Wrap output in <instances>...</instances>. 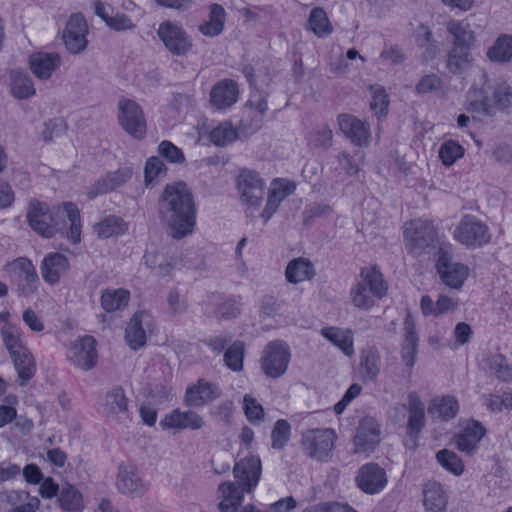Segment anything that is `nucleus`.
I'll return each instance as SVG.
<instances>
[{
  "label": "nucleus",
  "mask_w": 512,
  "mask_h": 512,
  "mask_svg": "<svg viewBox=\"0 0 512 512\" xmlns=\"http://www.w3.org/2000/svg\"><path fill=\"white\" fill-rule=\"evenodd\" d=\"M199 142H212L217 146H226L238 137L237 131L229 124L222 123L210 129L206 122L198 125Z\"/></svg>",
  "instance_id": "27"
},
{
  "label": "nucleus",
  "mask_w": 512,
  "mask_h": 512,
  "mask_svg": "<svg viewBox=\"0 0 512 512\" xmlns=\"http://www.w3.org/2000/svg\"><path fill=\"white\" fill-rule=\"evenodd\" d=\"M337 434L332 428H310L301 434L300 445L303 453L310 459L326 461L335 448Z\"/></svg>",
  "instance_id": "6"
},
{
  "label": "nucleus",
  "mask_w": 512,
  "mask_h": 512,
  "mask_svg": "<svg viewBox=\"0 0 512 512\" xmlns=\"http://www.w3.org/2000/svg\"><path fill=\"white\" fill-rule=\"evenodd\" d=\"M484 368L501 381L512 380V365L499 353L489 354L483 360Z\"/></svg>",
  "instance_id": "41"
},
{
  "label": "nucleus",
  "mask_w": 512,
  "mask_h": 512,
  "mask_svg": "<svg viewBox=\"0 0 512 512\" xmlns=\"http://www.w3.org/2000/svg\"><path fill=\"white\" fill-rule=\"evenodd\" d=\"M10 89L12 95L17 99H28L36 93L30 77L19 71L12 72Z\"/></svg>",
  "instance_id": "48"
},
{
  "label": "nucleus",
  "mask_w": 512,
  "mask_h": 512,
  "mask_svg": "<svg viewBox=\"0 0 512 512\" xmlns=\"http://www.w3.org/2000/svg\"><path fill=\"white\" fill-rule=\"evenodd\" d=\"M453 239L467 249H477L490 243L491 233L485 222L466 214L455 226Z\"/></svg>",
  "instance_id": "7"
},
{
  "label": "nucleus",
  "mask_w": 512,
  "mask_h": 512,
  "mask_svg": "<svg viewBox=\"0 0 512 512\" xmlns=\"http://www.w3.org/2000/svg\"><path fill=\"white\" fill-rule=\"evenodd\" d=\"M404 244L407 252L414 257L429 254L438 244L435 225L425 219H415L404 225Z\"/></svg>",
  "instance_id": "4"
},
{
  "label": "nucleus",
  "mask_w": 512,
  "mask_h": 512,
  "mask_svg": "<svg viewBox=\"0 0 512 512\" xmlns=\"http://www.w3.org/2000/svg\"><path fill=\"white\" fill-rule=\"evenodd\" d=\"M358 283L368 288L370 293L378 299H382L387 294V283L383 278V274L376 266L362 267Z\"/></svg>",
  "instance_id": "32"
},
{
  "label": "nucleus",
  "mask_w": 512,
  "mask_h": 512,
  "mask_svg": "<svg viewBox=\"0 0 512 512\" xmlns=\"http://www.w3.org/2000/svg\"><path fill=\"white\" fill-rule=\"evenodd\" d=\"M66 129L67 125L63 119H51L44 123L42 130L39 133V137L44 143H49L55 138L62 136Z\"/></svg>",
  "instance_id": "57"
},
{
  "label": "nucleus",
  "mask_w": 512,
  "mask_h": 512,
  "mask_svg": "<svg viewBox=\"0 0 512 512\" xmlns=\"http://www.w3.org/2000/svg\"><path fill=\"white\" fill-rule=\"evenodd\" d=\"M493 159L505 166H512V144L501 142L496 144L492 149Z\"/></svg>",
  "instance_id": "62"
},
{
  "label": "nucleus",
  "mask_w": 512,
  "mask_h": 512,
  "mask_svg": "<svg viewBox=\"0 0 512 512\" xmlns=\"http://www.w3.org/2000/svg\"><path fill=\"white\" fill-rule=\"evenodd\" d=\"M490 61L506 63L512 59V36L503 34L499 36L487 51Z\"/></svg>",
  "instance_id": "45"
},
{
  "label": "nucleus",
  "mask_w": 512,
  "mask_h": 512,
  "mask_svg": "<svg viewBox=\"0 0 512 512\" xmlns=\"http://www.w3.org/2000/svg\"><path fill=\"white\" fill-rule=\"evenodd\" d=\"M486 434L484 426L476 420H467L453 438L454 446L461 452L472 455Z\"/></svg>",
  "instance_id": "19"
},
{
  "label": "nucleus",
  "mask_w": 512,
  "mask_h": 512,
  "mask_svg": "<svg viewBox=\"0 0 512 512\" xmlns=\"http://www.w3.org/2000/svg\"><path fill=\"white\" fill-rule=\"evenodd\" d=\"M447 30L453 36L452 47L470 48L475 41V33L465 21L450 20Z\"/></svg>",
  "instance_id": "39"
},
{
  "label": "nucleus",
  "mask_w": 512,
  "mask_h": 512,
  "mask_svg": "<svg viewBox=\"0 0 512 512\" xmlns=\"http://www.w3.org/2000/svg\"><path fill=\"white\" fill-rule=\"evenodd\" d=\"M239 90L235 81L224 79L214 85L210 92V104L218 110L234 105L238 99Z\"/></svg>",
  "instance_id": "29"
},
{
  "label": "nucleus",
  "mask_w": 512,
  "mask_h": 512,
  "mask_svg": "<svg viewBox=\"0 0 512 512\" xmlns=\"http://www.w3.org/2000/svg\"><path fill=\"white\" fill-rule=\"evenodd\" d=\"M144 265L157 276L164 277L170 274L176 266V259L158 252H146L143 258Z\"/></svg>",
  "instance_id": "40"
},
{
  "label": "nucleus",
  "mask_w": 512,
  "mask_h": 512,
  "mask_svg": "<svg viewBox=\"0 0 512 512\" xmlns=\"http://www.w3.org/2000/svg\"><path fill=\"white\" fill-rule=\"evenodd\" d=\"M233 473L237 483L250 494L259 483L262 473L261 461L256 456L245 457L235 464Z\"/></svg>",
  "instance_id": "17"
},
{
  "label": "nucleus",
  "mask_w": 512,
  "mask_h": 512,
  "mask_svg": "<svg viewBox=\"0 0 512 512\" xmlns=\"http://www.w3.org/2000/svg\"><path fill=\"white\" fill-rule=\"evenodd\" d=\"M290 438V425L285 420H278L272 431V445L274 448L284 447Z\"/></svg>",
  "instance_id": "60"
},
{
  "label": "nucleus",
  "mask_w": 512,
  "mask_h": 512,
  "mask_svg": "<svg viewBox=\"0 0 512 512\" xmlns=\"http://www.w3.org/2000/svg\"><path fill=\"white\" fill-rule=\"evenodd\" d=\"M444 83L436 74L424 75L415 86L418 94H428L443 89Z\"/></svg>",
  "instance_id": "59"
},
{
  "label": "nucleus",
  "mask_w": 512,
  "mask_h": 512,
  "mask_svg": "<svg viewBox=\"0 0 512 512\" xmlns=\"http://www.w3.org/2000/svg\"><path fill=\"white\" fill-rule=\"evenodd\" d=\"M315 276L314 264L305 257H297L288 262L285 278L290 284L311 281Z\"/></svg>",
  "instance_id": "31"
},
{
  "label": "nucleus",
  "mask_w": 512,
  "mask_h": 512,
  "mask_svg": "<svg viewBox=\"0 0 512 512\" xmlns=\"http://www.w3.org/2000/svg\"><path fill=\"white\" fill-rule=\"evenodd\" d=\"M338 126L341 132L356 146H367L371 136L369 125L349 114L338 116Z\"/></svg>",
  "instance_id": "21"
},
{
  "label": "nucleus",
  "mask_w": 512,
  "mask_h": 512,
  "mask_svg": "<svg viewBox=\"0 0 512 512\" xmlns=\"http://www.w3.org/2000/svg\"><path fill=\"white\" fill-rule=\"evenodd\" d=\"M157 151L163 158L172 164H182L185 161V156L181 149L170 141L164 140L160 142Z\"/></svg>",
  "instance_id": "58"
},
{
  "label": "nucleus",
  "mask_w": 512,
  "mask_h": 512,
  "mask_svg": "<svg viewBox=\"0 0 512 512\" xmlns=\"http://www.w3.org/2000/svg\"><path fill=\"white\" fill-rule=\"evenodd\" d=\"M157 35L173 54L181 55L187 52L189 47L187 35L179 25L164 21L159 25Z\"/></svg>",
  "instance_id": "22"
},
{
  "label": "nucleus",
  "mask_w": 512,
  "mask_h": 512,
  "mask_svg": "<svg viewBox=\"0 0 512 512\" xmlns=\"http://www.w3.org/2000/svg\"><path fill=\"white\" fill-rule=\"evenodd\" d=\"M487 407L494 412L512 409V392H506L502 395H488L486 397Z\"/></svg>",
  "instance_id": "61"
},
{
  "label": "nucleus",
  "mask_w": 512,
  "mask_h": 512,
  "mask_svg": "<svg viewBox=\"0 0 512 512\" xmlns=\"http://www.w3.org/2000/svg\"><path fill=\"white\" fill-rule=\"evenodd\" d=\"M375 296L369 289L358 282L351 288L349 299L352 305L362 311H368L375 306Z\"/></svg>",
  "instance_id": "51"
},
{
  "label": "nucleus",
  "mask_w": 512,
  "mask_h": 512,
  "mask_svg": "<svg viewBox=\"0 0 512 512\" xmlns=\"http://www.w3.org/2000/svg\"><path fill=\"white\" fill-rule=\"evenodd\" d=\"M459 412V403L454 396L446 395L435 397L428 406V413L435 418L449 420Z\"/></svg>",
  "instance_id": "34"
},
{
  "label": "nucleus",
  "mask_w": 512,
  "mask_h": 512,
  "mask_svg": "<svg viewBox=\"0 0 512 512\" xmlns=\"http://www.w3.org/2000/svg\"><path fill=\"white\" fill-rule=\"evenodd\" d=\"M470 48L452 47L446 61L447 69L454 74L467 70L473 62Z\"/></svg>",
  "instance_id": "46"
},
{
  "label": "nucleus",
  "mask_w": 512,
  "mask_h": 512,
  "mask_svg": "<svg viewBox=\"0 0 512 512\" xmlns=\"http://www.w3.org/2000/svg\"><path fill=\"white\" fill-rule=\"evenodd\" d=\"M167 167L164 162L157 156H151L146 160L144 167V183L149 186L159 177L165 176Z\"/></svg>",
  "instance_id": "56"
},
{
  "label": "nucleus",
  "mask_w": 512,
  "mask_h": 512,
  "mask_svg": "<svg viewBox=\"0 0 512 512\" xmlns=\"http://www.w3.org/2000/svg\"><path fill=\"white\" fill-rule=\"evenodd\" d=\"M512 108V87L504 79L490 78L482 73L479 84H474L469 91L467 110L486 116L497 112H508Z\"/></svg>",
  "instance_id": "3"
},
{
  "label": "nucleus",
  "mask_w": 512,
  "mask_h": 512,
  "mask_svg": "<svg viewBox=\"0 0 512 512\" xmlns=\"http://www.w3.org/2000/svg\"><path fill=\"white\" fill-rule=\"evenodd\" d=\"M464 154V147L454 140L443 142L438 151L439 159L442 164L447 167L452 166L457 160L461 159Z\"/></svg>",
  "instance_id": "53"
},
{
  "label": "nucleus",
  "mask_w": 512,
  "mask_h": 512,
  "mask_svg": "<svg viewBox=\"0 0 512 512\" xmlns=\"http://www.w3.org/2000/svg\"><path fill=\"white\" fill-rule=\"evenodd\" d=\"M130 299L129 291L125 289L106 290L101 295V305L107 312H115L127 306Z\"/></svg>",
  "instance_id": "49"
},
{
  "label": "nucleus",
  "mask_w": 512,
  "mask_h": 512,
  "mask_svg": "<svg viewBox=\"0 0 512 512\" xmlns=\"http://www.w3.org/2000/svg\"><path fill=\"white\" fill-rule=\"evenodd\" d=\"M18 373L20 385H25L35 374V360L28 349L11 356Z\"/></svg>",
  "instance_id": "47"
},
{
  "label": "nucleus",
  "mask_w": 512,
  "mask_h": 512,
  "mask_svg": "<svg viewBox=\"0 0 512 512\" xmlns=\"http://www.w3.org/2000/svg\"><path fill=\"white\" fill-rule=\"evenodd\" d=\"M245 345L236 341L226 350L224 354L225 365L234 372H240L244 367Z\"/></svg>",
  "instance_id": "54"
},
{
  "label": "nucleus",
  "mask_w": 512,
  "mask_h": 512,
  "mask_svg": "<svg viewBox=\"0 0 512 512\" xmlns=\"http://www.w3.org/2000/svg\"><path fill=\"white\" fill-rule=\"evenodd\" d=\"M60 65L57 53L37 52L29 57V67L32 73L41 80L49 79Z\"/></svg>",
  "instance_id": "30"
},
{
  "label": "nucleus",
  "mask_w": 512,
  "mask_h": 512,
  "mask_svg": "<svg viewBox=\"0 0 512 512\" xmlns=\"http://www.w3.org/2000/svg\"><path fill=\"white\" fill-rule=\"evenodd\" d=\"M133 176V167L130 165L121 166L101 176L89 192L90 198L98 194H105L116 190L126 184Z\"/></svg>",
  "instance_id": "23"
},
{
  "label": "nucleus",
  "mask_w": 512,
  "mask_h": 512,
  "mask_svg": "<svg viewBox=\"0 0 512 512\" xmlns=\"http://www.w3.org/2000/svg\"><path fill=\"white\" fill-rule=\"evenodd\" d=\"M69 269V259L59 252H50L45 255L40 265L42 278L49 285L58 284Z\"/></svg>",
  "instance_id": "24"
},
{
  "label": "nucleus",
  "mask_w": 512,
  "mask_h": 512,
  "mask_svg": "<svg viewBox=\"0 0 512 512\" xmlns=\"http://www.w3.org/2000/svg\"><path fill=\"white\" fill-rule=\"evenodd\" d=\"M6 272L18 284L23 294H28L35 289L38 275L32 261L28 258L21 257L8 263Z\"/></svg>",
  "instance_id": "15"
},
{
  "label": "nucleus",
  "mask_w": 512,
  "mask_h": 512,
  "mask_svg": "<svg viewBox=\"0 0 512 512\" xmlns=\"http://www.w3.org/2000/svg\"><path fill=\"white\" fill-rule=\"evenodd\" d=\"M307 30L319 38L326 37L333 32V24L323 8L314 7L310 11L307 20Z\"/></svg>",
  "instance_id": "38"
},
{
  "label": "nucleus",
  "mask_w": 512,
  "mask_h": 512,
  "mask_svg": "<svg viewBox=\"0 0 512 512\" xmlns=\"http://www.w3.org/2000/svg\"><path fill=\"white\" fill-rule=\"evenodd\" d=\"M291 357V349L285 341H270L262 351L260 368L268 378H280L288 371Z\"/></svg>",
  "instance_id": "8"
},
{
  "label": "nucleus",
  "mask_w": 512,
  "mask_h": 512,
  "mask_svg": "<svg viewBox=\"0 0 512 512\" xmlns=\"http://www.w3.org/2000/svg\"><path fill=\"white\" fill-rule=\"evenodd\" d=\"M226 13L224 8L219 4L210 6L209 20L199 26V30L209 37L221 34L224 30Z\"/></svg>",
  "instance_id": "43"
},
{
  "label": "nucleus",
  "mask_w": 512,
  "mask_h": 512,
  "mask_svg": "<svg viewBox=\"0 0 512 512\" xmlns=\"http://www.w3.org/2000/svg\"><path fill=\"white\" fill-rule=\"evenodd\" d=\"M404 325L405 339L401 350V356L406 367L411 369L416 360L418 336L415 332L414 321L410 316L405 319Z\"/></svg>",
  "instance_id": "37"
},
{
  "label": "nucleus",
  "mask_w": 512,
  "mask_h": 512,
  "mask_svg": "<svg viewBox=\"0 0 512 512\" xmlns=\"http://www.w3.org/2000/svg\"><path fill=\"white\" fill-rule=\"evenodd\" d=\"M118 122L132 137L142 139L146 135L147 124L144 111L134 100L121 98L118 102Z\"/></svg>",
  "instance_id": "10"
},
{
  "label": "nucleus",
  "mask_w": 512,
  "mask_h": 512,
  "mask_svg": "<svg viewBox=\"0 0 512 512\" xmlns=\"http://www.w3.org/2000/svg\"><path fill=\"white\" fill-rule=\"evenodd\" d=\"M296 190L294 182L287 179H274L267 191L266 202L259 212V219L267 223L278 211L280 204Z\"/></svg>",
  "instance_id": "13"
},
{
  "label": "nucleus",
  "mask_w": 512,
  "mask_h": 512,
  "mask_svg": "<svg viewBox=\"0 0 512 512\" xmlns=\"http://www.w3.org/2000/svg\"><path fill=\"white\" fill-rule=\"evenodd\" d=\"M436 460L442 468L455 476H460L464 472V462L455 452L451 450H439L436 453Z\"/></svg>",
  "instance_id": "52"
},
{
  "label": "nucleus",
  "mask_w": 512,
  "mask_h": 512,
  "mask_svg": "<svg viewBox=\"0 0 512 512\" xmlns=\"http://www.w3.org/2000/svg\"><path fill=\"white\" fill-rule=\"evenodd\" d=\"M92 229L98 238L108 239L111 237H118L126 233L128 225L120 217L107 216L96 222Z\"/></svg>",
  "instance_id": "35"
},
{
  "label": "nucleus",
  "mask_w": 512,
  "mask_h": 512,
  "mask_svg": "<svg viewBox=\"0 0 512 512\" xmlns=\"http://www.w3.org/2000/svg\"><path fill=\"white\" fill-rule=\"evenodd\" d=\"M245 414L250 422L260 421L264 416L263 407L251 395H245L243 398Z\"/></svg>",
  "instance_id": "63"
},
{
  "label": "nucleus",
  "mask_w": 512,
  "mask_h": 512,
  "mask_svg": "<svg viewBox=\"0 0 512 512\" xmlns=\"http://www.w3.org/2000/svg\"><path fill=\"white\" fill-rule=\"evenodd\" d=\"M437 274L442 284L460 291L471 274L468 265L455 261L447 253H440L435 263Z\"/></svg>",
  "instance_id": "9"
},
{
  "label": "nucleus",
  "mask_w": 512,
  "mask_h": 512,
  "mask_svg": "<svg viewBox=\"0 0 512 512\" xmlns=\"http://www.w3.org/2000/svg\"><path fill=\"white\" fill-rule=\"evenodd\" d=\"M221 396L222 390L215 382L201 378L194 385V407L209 405Z\"/></svg>",
  "instance_id": "36"
},
{
  "label": "nucleus",
  "mask_w": 512,
  "mask_h": 512,
  "mask_svg": "<svg viewBox=\"0 0 512 512\" xmlns=\"http://www.w3.org/2000/svg\"><path fill=\"white\" fill-rule=\"evenodd\" d=\"M88 31V24L82 14L74 13L69 17L62 32V39L70 53L78 54L85 50L88 44Z\"/></svg>",
  "instance_id": "12"
},
{
  "label": "nucleus",
  "mask_w": 512,
  "mask_h": 512,
  "mask_svg": "<svg viewBox=\"0 0 512 512\" xmlns=\"http://www.w3.org/2000/svg\"><path fill=\"white\" fill-rule=\"evenodd\" d=\"M192 197L189 187L182 181L167 184L159 198V215L175 239L191 231Z\"/></svg>",
  "instance_id": "2"
},
{
  "label": "nucleus",
  "mask_w": 512,
  "mask_h": 512,
  "mask_svg": "<svg viewBox=\"0 0 512 512\" xmlns=\"http://www.w3.org/2000/svg\"><path fill=\"white\" fill-rule=\"evenodd\" d=\"M3 343L11 356L26 350L22 330L15 325L7 323L1 329Z\"/></svg>",
  "instance_id": "44"
},
{
  "label": "nucleus",
  "mask_w": 512,
  "mask_h": 512,
  "mask_svg": "<svg viewBox=\"0 0 512 512\" xmlns=\"http://www.w3.org/2000/svg\"><path fill=\"white\" fill-rule=\"evenodd\" d=\"M355 480L358 488L369 495L381 492L388 482L385 470L374 463L363 465Z\"/></svg>",
  "instance_id": "18"
},
{
  "label": "nucleus",
  "mask_w": 512,
  "mask_h": 512,
  "mask_svg": "<svg viewBox=\"0 0 512 512\" xmlns=\"http://www.w3.org/2000/svg\"><path fill=\"white\" fill-rule=\"evenodd\" d=\"M321 334L345 355L350 357L354 354L353 335L350 330L329 327L322 329Z\"/></svg>",
  "instance_id": "42"
},
{
  "label": "nucleus",
  "mask_w": 512,
  "mask_h": 512,
  "mask_svg": "<svg viewBox=\"0 0 512 512\" xmlns=\"http://www.w3.org/2000/svg\"><path fill=\"white\" fill-rule=\"evenodd\" d=\"M27 219L30 227L42 237L51 238L61 233L72 244H78L81 241L80 210L72 202H64L50 208L46 203L32 201Z\"/></svg>",
  "instance_id": "1"
},
{
  "label": "nucleus",
  "mask_w": 512,
  "mask_h": 512,
  "mask_svg": "<svg viewBox=\"0 0 512 512\" xmlns=\"http://www.w3.org/2000/svg\"><path fill=\"white\" fill-rule=\"evenodd\" d=\"M371 109L375 114H384L388 108L389 100L385 90L381 87H372Z\"/></svg>",
  "instance_id": "64"
},
{
  "label": "nucleus",
  "mask_w": 512,
  "mask_h": 512,
  "mask_svg": "<svg viewBox=\"0 0 512 512\" xmlns=\"http://www.w3.org/2000/svg\"><path fill=\"white\" fill-rule=\"evenodd\" d=\"M381 430L378 422L371 417L363 418L354 436V454L368 455L381 441Z\"/></svg>",
  "instance_id": "14"
},
{
  "label": "nucleus",
  "mask_w": 512,
  "mask_h": 512,
  "mask_svg": "<svg viewBox=\"0 0 512 512\" xmlns=\"http://www.w3.org/2000/svg\"><path fill=\"white\" fill-rule=\"evenodd\" d=\"M361 369L365 379L374 381L380 372V354L375 348L362 351Z\"/></svg>",
  "instance_id": "50"
},
{
  "label": "nucleus",
  "mask_w": 512,
  "mask_h": 512,
  "mask_svg": "<svg viewBox=\"0 0 512 512\" xmlns=\"http://www.w3.org/2000/svg\"><path fill=\"white\" fill-rule=\"evenodd\" d=\"M237 189L246 213L252 217L259 214L267 194L266 181L255 171L244 169L237 177Z\"/></svg>",
  "instance_id": "5"
},
{
  "label": "nucleus",
  "mask_w": 512,
  "mask_h": 512,
  "mask_svg": "<svg viewBox=\"0 0 512 512\" xmlns=\"http://www.w3.org/2000/svg\"><path fill=\"white\" fill-rule=\"evenodd\" d=\"M57 503L64 512H83L86 508L83 493L70 483L61 487Z\"/></svg>",
  "instance_id": "33"
},
{
  "label": "nucleus",
  "mask_w": 512,
  "mask_h": 512,
  "mask_svg": "<svg viewBox=\"0 0 512 512\" xmlns=\"http://www.w3.org/2000/svg\"><path fill=\"white\" fill-rule=\"evenodd\" d=\"M95 345V340L90 336L76 340L69 348V360L82 370L92 369L98 358Z\"/></svg>",
  "instance_id": "20"
},
{
  "label": "nucleus",
  "mask_w": 512,
  "mask_h": 512,
  "mask_svg": "<svg viewBox=\"0 0 512 512\" xmlns=\"http://www.w3.org/2000/svg\"><path fill=\"white\" fill-rule=\"evenodd\" d=\"M407 410L409 411V418L407 423V430L410 435L418 434L425 424V411L424 404L416 393H410L408 397V408L403 405L394 407L395 414L393 418L396 421H402L405 418Z\"/></svg>",
  "instance_id": "16"
},
{
  "label": "nucleus",
  "mask_w": 512,
  "mask_h": 512,
  "mask_svg": "<svg viewBox=\"0 0 512 512\" xmlns=\"http://www.w3.org/2000/svg\"><path fill=\"white\" fill-rule=\"evenodd\" d=\"M189 423L190 414L175 409L160 421V426L163 430L176 433L188 427Z\"/></svg>",
  "instance_id": "55"
},
{
  "label": "nucleus",
  "mask_w": 512,
  "mask_h": 512,
  "mask_svg": "<svg viewBox=\"0 0 512 512\" xmlns=\"http://www.w3.org/2000/svg\"><path fill=\"white\" fill-rule=\"evenodd\" d=\"M150 330V315L143 311L136 312L127 325L125 340L132 349H139L145 345L146 333Z\"/></svg>",
  "instance_id": "25"
},
{
  "label": "nucleus",
  "mask_w": 512,
  "mask_h": 512,
  "mask_svg": "<svg viewBox=\"0 0 512 512\" xmlns=\"http://www.w3.org/2000/svg\"><path fill=\"white\" fill-rule=\"evenodd\" d=\"M115 485L121 494L130 498L143 497L149 489L138 468L130 463H121L118 466Z\"/></svg>",
  "instance_id": "11"
},
{
  "label": "nucleus",
  "mask_w": 512,
  "mask_h": 512,
  "mask_svg": "<svg viewBox=\"0 0 512 512\" xmlns=\"http://www.w3.org/2000/svg\"><path fill=\"white\" fill-rule=\"evenodd\" d=\"M422 496L425 512H446L448 494L443 484L437 481H428L423 486Z\"/></svg>",
  "instance_id": "26"
},
{
  "label": "nucleus",
  "mask_w": 512,
  "mask_h": 512,
  "mask_svg": "<svg viewBox=\"0 0 512 512\" xmlns=\"http://www.w3.org/2000/svg\"><path fill=\"white\" fill-rule=\"evenodd\" d=\"M246 491L238 483L224 482L218 488V508L221 512H237Z\"/></svg>",
  "instance_id": "28"
}]
</instances>
